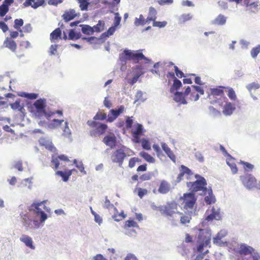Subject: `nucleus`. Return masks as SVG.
Segmentation results:
<instances>
[{"label":"nucleus","mask_w":260,"mask_h":260,"mask_svg":"<svg viewBox=\"0 0 260 260\" xmlns=\"http://www.w3.org/2000/svg\"><path fill=\"white\" fill-rule=\"evenodd\" d=\"M46 100L45 99H39L36 100L30 107V112L36 117L41 118L45 117L49 119L54 115V112H48L46 110Z\"/></svg>","instance_id":"obj_1"},{"label":"nucleus","mask_w":260,"mask_h":260,"mask_svg":"<svg viewBox=\"0 0 260 260\" xmlns=\"http://www.w3.org/2000/svg\"><path fill=\"white\" fill-rule=\"evenodd\" d=\"M134 154V152L124 146L115 150L111 154V158L113 162L118 163L121 165L124 158Z\"/></svg>","instance_id":"obj_2"},{"label":"nucleus","mask_w":260,"mask_h":260,"mask_svg":"<svg viewBox=\"0 0 260 260\" xmlns=\"http://www.w3.org/2000/svg\"><path fill=\"white\" fill-rule=\"evenodd\" d=\"M233 251V257L234 260H243L244 256L251 255L254 249L250 246L241 243L237 247L234 248Z\"/></svg>","instance_id":"obj_3"},{"label":"nucleus","mask_w":260,"mask_h":260,"mask_svg":"<svg viewBox=\"0 0 260 260\" xmlns=\"http://www.w3.org/2000/svg\"><path fill=\"white\" fill-rule=\"evenodd\" d=\"M197 239V251L202 252L205 247L208 246L211 241V233L207 229H200Z\"/></svg>","instance_id":"obj_4"},{"label":"nucleus","mask_w":260,"mask_h":260,"mask_svg":"<svg viewBox=\"0 0 260 260\" xmlns=\"http://www.w3.org/2000/svg\"><path fill=\"white\" fill-rule=\"evenodd\" d=\"M46 201H43L40 203H32L28 208L29 211H32L36 213L37 215H40V221L44 222L47 218L46 214L45 211L49 212L50 209L45 206Z\"/></svg>","instance_id":"obj_5"},{"label":"nucleus","mask_w":260,"mask_h":260,"mask_svg":"<svg viewBox=\"0 0 260 260\" xmlns=\"http://www.w3.org/2000/svg\"><path fill=\"white\" fill-rule=\"evenodd\" d=\"M178 204L175 201L168 202L164 206L158 207V210L165 216H170L172 218L177 217Z\"/></svg>","instance_id":"obj_6"},{"label":"nucleus","mask_w":260,"mask_h":260,"mask_svg":"<svg viewBox=\"0 0 260 260\" xmlns=\"http://www.w3.org/2000/svg\"><path fill=\"white\" fill-rule=\"evenodd\" d=\"M87 123L90 127L93 128L90 131V135L92 137L103 135L108 128L107 124L95 121L88 120Z\"/></svg>","instance_id":"obj_7"},{"label":"nucleus","mask_w":260,"mask_h":260,"mask_svg":"<svg viewBox=\"0 0 260 260\" xmlns=\"http://www.w3.org/2000/svg\"><path fill=\"white\" fill-rule=\"evenodd\" d=\"M179 201L181 202L184 209H192L196 203L197 198L193 193H186L180 198Z\"/></svg>","instance_id":"obj_8"},{"label":"nucleus","mask_w":260,"mask_h":260,"mask_svg":"<svg viewBox=\"0 0 260 260\" xmlns=\"http://www.w3.org/2000/svg\"><path fill=\"white\" fill-rule=\"evenodd\" d=\"M120 58L124 60H132L135 62H138L142 59L148 60V58L143 53L140 52L134 53L129 50H125Z\"/></svg>","instance_id":"obj_9"},{"label":"nucleus","mask_w":260,"mask_h":260,"mask_svg":"<svg viewBox=\"0 0 260 260\" xmlns=\"http://www.w3.org/2000/svg\"><path fill=\"white\" fill-rule=\"evenodd\" d=\"M206 185V181L203 177H201L199 180L196 181L187 183V186L189 188L192 193L201 190L206 191L207 190Z\"/></svg>","instance_id":"obj_10"},{"label":"nucleus","mask_w":260,"mask_h":260,"mask_svg":"<svg viewBox=\"0 0 260 260\" xmlns=\"http://www.w3.org/2000/svg\"><path fill=\"white\" fill-rule=\"evenodd\" d=\"M243 185L249 189H251L256 186L257 180L251 174H246L240 177Z\"/></svg>","instance_id":"obj_11"},{"label":"nucleus","mask_w":260,"mask_h":260,"mask_svg":"<svg viewBox=\"0 0 260 260\" xmlns=\"http://www.w3.org/2000/svg\"><path fill=\"white\" fill-rule=\"evenodd\" d=\"M81 11L91 10L99 4L100 0H77Z\"/></svg>","instance_id":"obj_12"},{"label":"nucleus","mask_w":260,"mask_h":260,"mask_svg":"<svg viewBox=\"0 0 260 260\" xmlns=\"http://www.w3.org/2000/svg\"><path fill=\"white\" fill-rule=\"evenodd\" d=\"M177 217L175 218L170 219L171 223L173 225H177V223L180 221V222L182 224L189 223L191 219V214L188 213L184 215L183 213L178 212L177 213Z\"/></svg>","instance_id":"obj_13"},{"label":"nucleus","mask_w":260,"mask_h":260,"mask_svg":"<svg viewBox=\"0 0 260 260\" xmlns=\"http://www.w3.org/2000/svg\"><path fill=\"white\" fill-rule=\"evenodd\" d=\"M21 216L22 218L23 224L26 230L32 228H38L39 226V224L38 221L32 220L30 218L29 213L21 215Z\"/></svg>","instance_id":"obj_14"},{"label":"nucleus","mask_w":260,"mask_h":260,"mask_svg":"<svg viewBox=\"0 0 260 260\" xmlns=\"http://www.w3.org/2000/svg\"><path fill=\"white\" fill-rule=\"evenodd\" d=\"M226 87L219 86L216 88H210L208 93V97L209 99H217L218 96L224 95V90Z\"/></svg>","instance_id":"obj_15"},{"label":"nucleus","mask_w":260,"mask_h":260,"mask_svg":"<svg viewBox=\"0 0 260 260\" xmlns=\"http://www.w3.org/2000/svg\"><path fill=\"white\" fill-rule=\"evenodd\" d=\"M124 111V107L121 106L118 109L114 110L111 109L110 113L108 115L107 121L109 122H112L114 121L118 116L122 113Z\"/></svg>","instance_id":"obj_16"},{"label":"nucleus","mask_w":260,"mask_h":260,"mask_svg":"<svg viewBox=\"0 0 260 260\" xmlns=\"http://www.w3.org/2000/svg\"><path fill=\"white\" fill-rule=\"evenodd\" d=\"M24 7L30 6L34 9H37L41 6L46 5L45 0H25L23 4Z\"/></svg>","instance_id":"obj_17"},{"label":"nucleus","mask_w":260,"mask_h":260,"mask_svg":"<svg viewBox=\"0 0 260 260\" xmlns=\"http://www.w3.org/2000/svg\"><path fill=\"white\" fill-rule=\"evenodd\" d=\"M192 88L190 99L191 101H197L199 100V94L200 95H203L204 94V91L202 87L198 86L192 85Z\"/></svg>","instance_id":"obj_18"},{"label":"nucleus","mask_w":260,"mask_h":260,"mask_svg":"<svg viewBox=\"0 0 260 260\" xmlns=\"http://www.w3.org/2000/svg\"><path fill=\"white\" fill-rule=\"evenodd\" d=\"M171 190L170 183L166 180H162L160 181L158 188V192L161 194H167Z\"/></svg>","instance_id":"obj_19"},{"label":"nucleus","mask_w":260,"mask_h":260,"mask_svg":"<svg viewBox=\"0 0 260 260\" xmlns=\"http://www.w3.org/2000/svg\"><path fill=\"white\" fill-rule=\"evenodd\" d=\"M3 46L8 48L12 52H16L17 47V44L16 42L11 38L7 37L5 39L3 43Z\"/></svg>","instance_id":"obj_20"},{"label":"nucleus","mask_w":260,"mask_h":260,"mask_svg":"<svg viewBox=\"0 0 260 260\" xmlns=\"http://www.w3.org/2000/svg\"><path fill=\"white\" fill-rule=\"evenodd\" d=\"M103 142L110 148H114L116 144V138L115 136L112 134L111 135H107L103 138Z\"/></svg>","instance_id":"obj_21"},{"label":"nucleus","mask_w":260,"mask_h":260,"mask_svg":"<svg viewBox=\"0 0 260 260\" xmlns=\"http://www.w3.org/2000/svg\"><path fill=\"white\" fill-rule=\"evenodd\" d=\"M184 175H187L188 176H190L192 175V173L188 168L184 165H181L180 168V173L176 180V182H180L182 180Z\"/></svg>","instance_id":"obj_22"},{"label":"nucleus","mask_w":260,"mask_h":260,"mask_svg":"<svg viewBox=\"0 0 260 260\" xmlns=\"http://www.w3.org/2000/svg\"><path fill=\"white\" fill-rule=\"evenodd\" d=\"M59 160L63 161H69L68 157L63 154L58 155L57 156L53 155L52 156L51 162L54 165V169L57 170L59 166Z\"/></svg>","instance_id":"obj_23"},{"label":"nucleus","mask_w":260,"mask_h":260,"mask_svg":"<svg viewBox=\"0 0 260 260\" xmlns=\"http://www.w3.org/2000/svg\"><path fill=\"white\" fill-rule=\"evenodd\" d=\"M144 185V186L150 185L148 182H144L143 185H141V182L139 181L137 184L136 190L138 191V196L140 198H142L144 196L148 193V190L146 188H142L140 186Z\"/></svg>","instance_id":"obj_24"},{"label":"nucleus","mask_w":260,"mask_h":260,"mask_svg":"<svg viewBox=\"0 0 260 260\" xmlns=\"http://www.w3.org/2000/svg\"><path fill=\"white\" fill-rule=\"evenodd\" d=\"M14 3V0H5L0 6V16H4L9 11V6Z\"/></svg>","instance_id":"obj_25"},{"label":"nucleus","mask_w":260,"mask_h":260,"mask_svg":"<svg viewBox=\"0 0 260 260\" xmlns=\"http://www.w3.org/2000/svg\"><path fill=\"white\" fill-rule=\"evenodd\" d=\"M235 109V105L227 101L223 107L222 113L225 116H229L233 114Z\"/></svg>","instance_id":"obj_26"},{"label":"nucleus","mask_w":260,"mask_h":260,"mask_svg":"<svg viewBox=\"0 0 260 260\" xmlns=\"http://www.w3.org/2000/svg\"><path fill=\"white\" fill-rule=\"evenodd\" d=\"M74 171H75L74 169L67 170L64 172L61 171H57L56 172L55 174L57 176H60L64 182H67L68 181L70 177L72 175Z\"/></svg>","instance_id":"obj_27"},{"label":"nucleus","mask_w":260,"mask_h":260,"mask_svg":"<svg viewBox=\"0 0 260 260\" xmlns=\"http://www.w3.org/2000/svg\"><path fill=\"white\" fill-rule=\"evenodd\" d=\"M226 164L230 167L233 174H235L237 173L238 170L235 162V158L230 154H228V157L226 159Z\"/></svg>","instance_id":"obj_28"},{"label":"nucleus","mask_w":260,"mask_h":260,"mask_svg":"<svg viewBox=\"0 0 260 260\" xmlns=\"http://www.w3.org/2000/svg\"><path fill=\"white\" fill-rule=\"evenodd\" d=\"M20 240L22 242L24 243L27 247L32 249H35V246L33 245L32 240L29 236L26 235H22L20 238Z\"/></svg>","instance_id":"obj_29"},{"label":"nucleus","mask_w":260,"mask_h":260,"mask_svg":"<svg viewBox=\"0 0 260 260\" xmlns=\"http://www.w3.org/2000/svg\"><path fill=\"white\" fill-rule=\"evenodd\" d=\"M220 219V213L218 210H216L214 207L211 209V213L208 215L206 218L207 221H212L213 219L219 220Z\"/></svg>","instance_id":"obj_30"},{"label":"nucleus","mask_w":260,"mask_h":260,"mask_svg":"<svg viewBox=\"0 0 260 260\" xmlns=\"http://www.w3.org/2000/svg\"><path fill=\"white\" fill-rule=\"evenodd\" d=\"M161 147L168 157L174 162H175L176 156L168 145L166 143H162L161 144Z\"/></svg>","instance_id":"obj_31"},{"label":"nucleus","mask_w":260,"mask_h":260,"mask_svg":"<svg viewBox=\"0 0 260 260\" xmlns=\"http://www.w3.org/2000/svg\"><path fill=\"white\" fill-rule=\"evenodd\" d=\"M174 101L180 104H186L187 102L185 99V96L182 92H176L174 94Z\"/></svg>","instance_id":"obj_32"},{"label":"nucleus","mask_w":260,"mask_h":260,"mask_svg":"<svg viewBox=\"0 0 260 260\" xmlns=\"http://www.w3.org/2000/svg\"><path fill=\"white\" fill-rule=\"evenodd\" d=\"M143 127L142 124L137 123L132 129V134L135 135H143Z\"/></svg>","instance_id":"obj_33"},{"label":"nucleus","mask_w":260,"mask_h":260,"mask_svg":"<svg viewBox=\"0 0 260 260\" xmlns=\"http://www.w3.org/2000/svg\"><path fill=\"white\" fill-rule=\"evenodd\" d=\"M61 31L59 28H56L50 34V40L51 42H54L60 38Z\"/></svg>","instance_id":"obj_34"},{"label":"nucleus","mask_w":260,"mask_h":260,"mask_svg":"<svg viewBox=\"0 0 260 260\" xmlns=\"http://www.w3.org/2000/svg\"><path fill=\"white\" fill-rule=\"evenodd\" d=\"M182 86L181 82L177 79L176 78H175L174 79L173 83L170 88V92L174 93L175 90H177Z\"/></svg>","instance_id":"obj_35"},{"label":"nucleus","mask_w":260,"mask_h":260,"mask_svg":"<svg viewBox=\"0 0 260 260\" xmlns=\"http://www.w3.org/2000/svg\"><path fill=\"white\" fill-rule=\"evenodd\" d=\"M225 90H226L225 91L227 92V95L230 100L234 101L237 100L236 92L232 88L226 87Z\"/></svg>","instance_id":"obj_36"},{"label":"nucleus","mask_w":260,"mask_h":260,"mask_svg":"<svg viewBox=\"0 0 260 260\" xmlns=\"http://www.w3.org/2000/svg\"><path fill=\"white\" fill-rule=\"evenodd\" d=\"M11 107L12 109L17 110L22 113L25 110L24 106L20 104V100H16L14 103L11 104Z\"/></svg>","instance_id":"obj_37"},{"label":"nucleus","mask_w":260,"mask_h":260,"mask_svg":"<svg viewBox=\"0 0 260 260\" xmlns=\"http://www.w3.org/2000/svg\"><path fill=\"white\" fill-rule=\"evenodd\" d=\"M82 32L85 35H90L93 32V27L88 25H81Z\"/></svg>","instance_id":"obj_38"},{"label":"nucleus","mask_w":260,"mask_h":260,"mask_svg":"<svg viewBox=\"0 0 260 260\" xmlns=\"http://www.w3.org/2000/svg\"><path fill=\"white\" fill-rule=\"evenodd\" d=\"M140 155L149 163H154L155 162V159L147 152L144 151L141 152Z\"/></svg>","instance_id":"obj_39"},{"label":"nucleus","mask_w":260,"mask_h":260,"mask_svg":"<svg viewBox=\"0 0 260 260\" xmlns=\"http://www.w3.org/2000/svg\"><path fill=\"white\" fill-rule=\"evenodd\" d=\"M92 27L94 32H100L104 29L105 23L103 21L99 20L98 23Z\"/></svg>","instance_id":"obj_40"},{"label":"nucleus","mask_w":260,"mask_h":260,"mask_svg":"<svg viewBox=\"0 0 260 260\" xmlns=\"http://www.w3.org/2000/svg\"><path fill=\"white\" fill-rule=\"evenodd\" d=\"M81 37L80 32H76L73 29H71L69 32V39L71 40H76Z\"/></svg>","instance_id":"obj_41"},{"label":"nucleus","mask_w":260,"mask_h":260,"mask_svg":"<svg viewBox=\"0 0 260 260\" xmlns=\"http://www.w3.org/2000/svg\"><path fill=\"white\" fill-rule=\"evenodd\" d=\"M239 164L243 165V169L245 172L251 171L254 168V166L248 162L240 160Z\"/></svg>","instance_id":"obj_42"},{"label":"nucleus","mask_w":260,"mask_h":260,"mask_svg":"<svg viewBox=\"0 0 260 260\" xmlns=\"http://www.w3.org/2000/svg\"><path fill=\"white\" fill-rule=\"evenodd\" d=\"M205 201L207 204H211L212 203H215V198L214 196L213 195L211 189L209 191V195L205 197Z\"/></svg>","instance_id":"obj_43"},{"label":"nucleus","mask_w":260,"mask_h":260,"mask_svg":"<svg viewBox=\"0 0 260 260\" xmlns=\"http://www.w3.org/2000/svg\"><path fill=\"white\" fill-rule=\"evenodd\" d=\"M23 24V21L22 19H16L14 21V27L17 29L20 32H22L21 27Z\"/></svg>","instance_id":"obj_44"},{"label":"nucleus","mask_w":260,"mask_h":260,"mask_svg":"<svg viewBox=\"0 0 260 260\" xmlns=\"http://www.w3.org/2000/svg\"><path fill=\"white\" fill-rule=\"evenodd\" d=\"M137 226H138L137 223L133 219H129L125 221L124 228L125 229H128L129 228H135Z\"/></svg>","instance_id":"obj_45"},{"label":"nucleus","mask_w":260,"mask_h":260,"mask_svg":"<svg viewBox=\"0 0 260 260\" xmlns=\"http://www.w3.org/2000/svg\"><path fill=\"white\" fill-rule=\"evenodd\" d=\"M107 116V114L105 112H99L94 116L93 119L95 120H104L106 119Z\"/></svg>","instance_id":"obj_46"},{"label":"nucleus","mask_w":260,"mask_h":260,"mask_svg":"<svg viewBox=\"0 0 260 260\" xmlns=\"http://www.w3.org/2000/svg\"><path fill=\"white\" fill-rule=\"evenodd\" d=\"M260 87L259 84L257 82H252L246 86L247 89L251 91L252 90H256Z\"/></svg>","instance_id":"obj_47"},{"label":"nucleus","mask_w":260,"mask_h":260,"mask_svg":"<svg viewBox=\"0 0 260 260\" xmlns=\"http://www.w3.org/2000/svg\"><path fill=\"white\" fill-rule=\"evenodd\" d=\"M142 146L144 149L149 150L151 149V145L149 141L146 139L141 140Z\"/></svg>","instance_id":"obj_48"},{"label":"nucleus","mask_w":260,"mask_h":260,"mask_svg":"<svg viewBox=\"0 0 260 260\" xmlns=\"http://www.w3.org/2000/svg\"><path fill=\"white\" fill-rule=\"evenodd\" d=\"M74 164H75L76 167L81 172L83 173L84 174H86V172L84 170V166L81 161H78L76 159H74Z\"/></svg>","instance_id":"obj_49"},{"label":"nucleus","mask_w":260,"mask_h":260,"mask_svg":"<svg viewBox=\"0 0 260 260\" xmlns=\"http://www.w3.org/2000/svg\"><path fill=\"white\" fill-rule=\"evenodd\" d=\"M126 215L124 214L123 212L122 211L120 213L114 214L113 215V218L116 221H119L122 220L125 217Z\"/></svg>","instance_id":"obj_50"},{"label":"nucleus","mask_w":260,"mask_h":260,"mask_svg":"<svg viewBox=\"0 0 260 260\" xmlns=\"http://www.w3.org/2000/svg\"><path fill=\"white\" fill-rule=\"evenodd\" d=\"M260 52V45H257L255 47H253L250 52L251 56L253 58H255L258 54Z\"/></svg>","instance_id":"obj_51"},{"label":"nucleus","mask_w":260,"mask_h":260,"mask_svg":"<svg viewBox=\"0 0 260 260\" xmlns=\"http://www.w3.org/2000/svg\"><path fill=\"white\" fill-rule=\"evenodd\" d=\"M63 136L69 137L71 135V131L68 126V122H64V127L63 129Z\"/></svg>","instance_id":"obj_52"},{"label":"nucleus","mask_w":260,"mask_h":260,"mask_svg":"<svg viewBox=\"0 0 260 260\" xmlns=\"http://www.w3.org/2000/svg\"><path fill=\"white\" fill-rule=\"evenodd\" d=\"M79 14H77L75 10L74 9H70L69 10L66 11L62 16H78Z\"/></svg>","instance_id":"obj_53"},{"label":"nucleus","mask_w":260,"mask_h":260,"mask_svg":"<svg viewBox=\"0 0 260 260\" xmlns=\"http://www.w3.org/2000/svg\"><path fill=\"white\" fill-rule=\"evenodd\" d=\"M115 30L116 28L114 26H112L108 29L107 31L103 33L102 36L106 37H109V36H112L114 33Z\"/></svg>","instance_id":"obj_54"},{"label":"nucleus","mask_w":260,"mask_h":260,"mask_svg":"<svg viewBox=\"0 0 260 260\" xmlns=\"http://www.w3.org/2000/svg\"><path fill=\"white\" fill-rule=\"evenodd\" d=\"M140 161L141 159L139 158L135 157L131 158L129 160L128 167L131 168H133L135 166L136 162H139Z\"/></svg>","instance_id":"obj_55"},{"label":"nucleus","mask_w":260,"mask_h":260,"mask_svg":"<svg viewBox=\"0 0 260 260\" xmlns=\"http://www.w3.org/2000/svg\"><path fill=\"white\" fill-rule=\"evenodd\" d=\"M63 122H64L63 120H59L57 119H54L52 121L50 125L54 128H57V127H59V126H60Z\"/></svg>","instance_id":"obj_56"},{"label":"nucleus","mask_w":260,"mask_h":260,"mask_svg":"<svg viewBox=\"0 0 260 260\" xmlns=\"http://www.w3.org/2000/svg\"><path fill=\"white\" fill-rule=\"evenodd\" d=\"M133 117H126L125 120V126L127 129L131 128L133 123Z\"/></svg>","instance_id":"obj_57"},{"label":"nucleus","mask_w":260,"mask_h":260,"mask_svg":"<svg viewBox=\"0 0 260 260\" xmlns=\"http://www.w3.org/2000/svg\"><path fill=\"white\" fill-rule=\"evenodd\" d=\"M226 21L225 17H217L213 21L215 25H223Z\"/></svg>","instance_id":"obj_58"},{"label":"nucleus","mask_w":260,"mask_h":260,"mask_svg":"<svg viewBox=\"0 0 260 260\" xmlns=\"http://www.w3.org/2000/svg\"><path fill=\"white\" fill-rule=\"evenodd\" d=\"M143 74L144 72L141 71L139 73L136 74L130 81L129 84L132 85L135 84L138 81L139 78Z\"/></svg>","instance_id":"obj_59"},{"label":"nucleus","mask_w":260,"mask_h":260,"mask_svg":"<svg viewBox=\"0 0 260 260\" xmlns=\"http://www.w3.org/2000/svg\"><path fill=\"white\" fill-rule=\"evenodd\" d=\"M22 96H24L29 99H36L38 98V94L35 93H23L22 95H21Z\"/></svg>","instance_id":"obj_60"},{"label":"nucleus","mask_w":260,"mask_h":260,"mask_svg":"<svg viewBox=\"0 0 260 260\" xmlns=\"http://www.w3.org/2000/svg\"><path fill=\"white\" fill-rule=\"evenodd\" d=\"M258 3L257 2H253L250 4L249 6L247 7L249 10H250L252 12H255L258 9Z\"/></svg>","instance_id":"obj_61"},{"label":"nucleus","mask_w":260,"mask_h":260,"mask_svg":"<svg viewBox=\"0 0 260 260\" xmlns=\"http://www.w3.org/2000/svg\"><path fill=\"white\" fill-rule=\"evenodd\" d=\"M151 175L150 174L145 173V174L142 175L140 177V181H141L142 183V181H146V180H149L151 179Z\"/></svg>","instance_id":"obj_62"},{"label":"nucleus","mask_w":260,"mask_h":260,"mask_svg":"<svg viewBox=\"0 0 260 260\" xmlns=\"http://www.w3.org/2000/svg\"><path fill=\"white\" fill-rule=\"evenodd\" d=\"M91 213L94 215V220L97 223L100 224L102 222L103 219H102V217L99 214H96L92 209H91Z\"/></svg>","instance_id":"obj_63"},{"label":"nucleus","mask_w":260,"mask_h":260,"mask_svg":"<svg viewBox=\"0 0 260 260\" xmlns=\"http://www.w3.org/2000/svg\"><path fill=\"white\" fill-rule=\"evenodd\" d=\"M174 68L175 74L178 77L181 78L184 76L183 73L177 66H175Z\"/></svg>","instance_id":"obj_64"}]
</instances>
